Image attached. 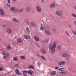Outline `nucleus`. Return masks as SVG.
I'll return each mask as SVG.
<instances>
[{
  "mask_svg": "<svg viewBox=\"0 0 76 76\" xmlns=\"http://www.w3.org/2000/svg\"><path fill=\"white\" fill-rule=\"evenodd\" d=\"M23 75L24 76H27V75H26V73H23Z\"/></svg>",
  "mask_w": 76,
  "mask_h": 76,
  "instance_id": "45",
  "label": "nucleus"
},
{
  "mask_svg": "<svg viewBox=\"0 0 76 76\" xmlns=\"http://www.w3.org/2000/svg\"><path fill=\"white\" fill-rule=\"evenodd\" d=\"M75 20H76V18H75Z\"/></svg>",
  "mask_w": 76,
  "mask_h": 76,
  "instance_id": "64",
  "label": "nucleus"
},
{
  "mask_svg": "<svg viewBox=\"0 0 76 76\" xmlns=\"http://www.w3.org/2000/svg\"><path fill=\"white\" fill-rule=\"evenodd\" d=\"M16 11L15 10L14 11V13H16Z\"/></svg>",
  "mask_w": 76,
  "mask_h": 76,
  "instance_id": "56",
  "label": "nucleus"
},
{
  "mask_svg": "<svg viewBox=\"0 0 76 76\" xmlns=\"http://www.w3.org/2000/svg\"><path fill=\"white\" fill-rule=\"evenodd\" d=\"M50 35H51V33H50Z\"/></svg>",
  "mask_w": 76,
  "mask_h": 76,
  "instance_id": "62",
  "label": "nucleus"
},
{
  "mask_svg": "<svg viewBox=\"0 0 76 76\" xmlns=\"http://www.w3.org/2000/svg\"><path fill=\"white\" fill-rule=\"evenodd\" d=\"M28 69H33L34 67V66L32 65H30L27 67Z\"/></svg>",
  "mask_w": 76,
  "mask_h": 76,
  "instance_id": "18",
  "label": "nucleus"
},
{
  "mask_svg": "<svg viewBox=\"0 0 76 76\" xmlns=\"http://www.w3.org/2000/svg\"><path fill=\"white\" fill-rule=\"evenodd\" d=\"M65 33L66 34V35H67V36H68L69 37H70V35H69V33L67 31H65Z\"/></svg>",
  "mask_w": 76,
  "mask_h": 76,
  "instance_id": "29",
  "label": "nucleus"
},
{
  "mask_svg": "<svg viewBox=\"0 0 76 76\" xmlns=\"http://www.w3.org/2000/svg\"><path fill=\"white\" fill-rule=\"evenodd\" d=\"M7 57V56H4L3 57V59H6V58Z\"/></svg>",
  "mask_w": 76,
  "mask_h": 76,
  "instance_id": "40",
  "label": "nucleus"
},
{
  "mask_svg": "<svg viewBox=\"0 0 76 76\" xmlns=\"http://www.w3.org/2000/svg\"><path fill=\"white\" fill-rule=\"evenodd\" d=\"M0 71H2V70H3V68H0Z\"/></svg>",
  "mask_w": 76,
  "mask_h": 76,
  "instance_id": "52",
  "label": "nucleus"
},
{
  "mask_svg": "<svg viewBox=\"0 0 76 76\" xmlns=\"http://www.w3.org/2000/svg\"><path fill=\"white\" fill-rule=\"evenodd\" d=\"M37 63L38 64V66H39V67H40V63H39V62H38Z\"/></svg>",
  "mask_w": 76,
  "mask_h": 76,
  "instance_id": "51",
  "label": "nucleus"
},
{
  "mask_svg": "<svg viewBox=\"0 0 76 76\" xmlns=\"http://www.w3.org/2000/svg\"><path fill=\"white\" fill-rule=\"evenodd\" d=\"M43 60H47V59L46 58H45V57H44V58H43Z\"/></svg>",
  "mask_w": 76,
  "mask_h": 76,
  "instance_id": "49",
  "label": "nucleus"
},
{
  "mask_svg": "<svg viewBox=\"0 0 76 76\" xmlns=\"http://www.w3.org/2000/svg\"><path fill=\"white\" fill-rule=\"evenodd\" d=\"M62 56L63 57L68 58V57H69V55L66 53H64L62 54Z\"/></svg>",
  "mask_w": 76,
  "mask_h": 76,
  "instance_id": "10",
  "label": "nucleus"
},
{
  "mask_svg": "<svg viewBox=\"0 0 76 76\" xmlns=\"http://www.w3.org/2000/svg\"><path fill=\"white\" fill-rule=\"evenodd\" d=\"M58 67H55V69H57V70H58Z\"/></svg>",
  "mask_w": 76,
  "mask_h": 76,
  "instance_id": "53",
  "label": "nucleus"
},
{
  "mask_svg": "<svg viewBox=\"0 0 76 76\" xmlns=\"http://www.w3.org/2000/svg\"><path fill=\"white\" fill-rule=\"evenodd\" d=\"M7 48L8 50H10V49H11V47H10V46H7Z\"/></svg>",
  "mask_w": 76,
  "mask_h": 76,
  "instance_id": "36",
  "label": "nucleus"
},
{
  "mask_svg": "<svg viewBox=\"0 0 76 76\" xmlns=\"http://www.w3.org/2000/svg\"><path fill=\"white\" fill-rule=\"evenodd\" d=\"M26 29L28 33H30V30H29V28L28 27H26Z\"/></svg>",
  "mask_w": 76,
  "mask_h": 76,
  "instance_id": "20",
  "label": "nucleus"
},
{
  "mask_svg": "<svg viewBox=\"0 0 76 76\" xmlns=\"http://www.w3.org/2000/svg\"><path fill=\"white\" fill-rule=\"evenodd\" d=\"M42 42H46V43H48V39H46V40L43 41Z\"/></svg>",
  "mask_w": 76,
  "mask_h": 76,
  "instance_id": "22",
  "label": "nucleus"
},
{
  "mask_svg": "<svg viewBox=\"0 0 76 76\" xmlns=\"http://www.w3.org/2000/svg\"><path fill=\"white\" fill-rule=\"evenodd\" d=\"M12 21H14V22H15V23H17L18 22V19L16 18H14L12 19Z\"/></svg>",
  "mask_w": 76,
  "mask_h": 76,
  "instance_id": "17",
  "label": "nucleus"
},
{
  "mask_svg": "<svg viewBox=\"0 0 76 76\" xmlns=\"http://www.w3.org/2000/svg\"><path fill=\"white\" fill-rule=\"evenodd\" d=\"M25 22L27 24V25L29 24V20L28 19H26L25 20Z\"/></svg>",
  "mask_w": 76,
  "mask_h": 76,
  "instance_id": "19",
  "label": "nucleus"
},
{
  "mask_svg": "<svg viewBox=\"0 0 76 76\" xmlns=\"http://www.w3.org/2000/svg\"><path fill=\"white\" fill-rule=\"evenodd\" d=\"M30 8L29 7H27L26 9V11L27 12H29V11L30 10Z\"/></svg>",
  "mask_w": 76,
  "mask_h": 76,
  "instance_id": "28",
  "label": "nucleus"
},
{
  "mask_svg": "<svg viewBox=\"0 0 76 76\" xmlns=\"http://www.w3.org/2000/svg\"><path fill=\"white\" fill-rule=\"evenodd\" d=\"M27 38H28V39H31V36H30L28 35V36H27Z\"/></svg>",
  "mask_w": 76,
  "mask_h": 76,
  "instance_id": "43",
  "label": "nucleus"
},
{
  "mask_svg": "<svg viewBox=\"0 0 76 76\" xmlns=\"http://www.w3.org/2000/svg\"><path fill=\"white\" fill-rule=\"evenodd\" d=\"M74 23L75 24V25H76V21L74 22Z\"/></svg>",
  "mask_w": 76,
  "mask_h": 76,
  "instance_id": "55",
  "label": "nucleus"
},
{
  "mask_svg": "<svg viewBox=\"0 0 76 76\" xmlns=\"http://www.w3.org/2000/svg\"><path fill=\"white\" fill-rule=\"evenodd\" d=\"M36 44L37 45V47H38V48H39V47H40L39 46V45L38 44L36 43Z\"/></svg>",
  "mask_w": 76,
  "mask_h": 76,
  "instance_id": "39",
  "label": "nucleus"
},
{
  "mask_svg": "<svg viewBox=\"0 0 76 76\" xmlns=\"http://www.w3.org/2000/svg\"><path fill=\"white\" fill-rule=\"evenodd\" d=\"M41 52L43 54H47V52L44 49H42V50H41Z\"/></svg>",
  "mask_w": 76,
  "mask_h": 76,
  "instance_id": "9",
  "label": "nucleus"
},
{
  "mask_svg": "<svg viewBox=\"0 0 76 76\" xmlns=\"http://www.w3.org/2000/svg\"><path fill=\"white\" fill-rule=\"evenodd\" d=\"M22 72H23V73H27L29 74L30 76H33V74H34V72L32 70H28V71L23 70Z\"/></svg>",
  "mask_w": 76,
  "mask_h": 76,
  "instance_id": "2",
  "label": "nucleus"
},
{
  "mask_svg": "<svg viewBox=\"0 0 76 76\" xmlns=\"http://www.w3.org/2000/svg\"><path fill=\"white\" fill-rule=\"evenodd\" d=\"M57 50H61V46H58L57 47Z\"/></svg>",
  "mask_w": 76,
  "mask_h": 76,
  "instance_id": "24",
  "label": "nucleus"
},
{
  "mask_svg": "<svg viewBox=\"0 0 76 76\" xmlns=\"http://www.w3.org/2000/svg\"><path fill=\"white\" fill-rule=\"evenodd\" d=\"M52 19H54V17H52Z\"/></svg>",
  "mask_w": 76,
  "mask_h": 76,
  "instance_id": "58",
  "label": "nucleus"
},
{
  "mask_svg": "<svg viewBox=\"0 0 76 76\" xmlns=\"http://www.w3.org/2000/svg\"><path fill=\"white\" fill-rule=\"evenodd\" d=\"M3 27H5V25H3Z\"/></svg>",
  "mask_w": 76,
  "mask_h": 76,
  "instance_id": "59",
  "label": "nucleus"
},
{
  "mask_svg": "<svg viewBox=\"0 0 76 76\" xmlns=\"http://www.w3.org/2000/svg\"><path fill=\"white\" fill-rule=\"evenodd\" d=\"M10 10H11V11H14V10H15V7H11L10 8Z\"/></svg>",
  "mask_w": 76,
  "mask_h": 76,
  "instance_id": "16",
  "label": "nucleus"
},
{
  "mask_svg": "<svg viewBox=\"0 0 76 76\" xmlns=\"http://www.w3.org/2000/svg\"><path fill=\"white\" fill-rule=\"evenodd\" d=\"M58 70H59V71H63V68H58Z\"/></svg>",
  "mask_w": 76,
  "mask_h": 76,
  "instance_id": "35",
  "label": "nucleus"
},
{
  "mask_svg": "<svg viewBox=\"0 0 76 76\" xmlns=\"http://www.w3.org/2000/svg\"><path fill=\"white\" fill-rule=\"evenodd\" d=\"M72 33H73V34L76 35V31L75 30H73L72 31Z\"/></svg>",
  "mask_w": 76,
  "mask_h": 76,
  "instance_id": "30",
  "label": "nucleus"
},
{
  "mask_svg": "<svg viewBox=\"0 0 76 76\" xmlns=\"http://www.w3.org/2000/svg\"><path fill=\"white\" fill-rule=\"evenodd\" d=\"M72 16H73V17H74V18H76V15L75 14H73V13H72Z\"/></svg>",
  "mask_w": 76,
  "mask_h": 76,
  "instance_id": "32",
  "label": "nucleus"
},
{
  "mask_svg": "<svg viewBox=\"0 0 76 76\" xmlns=\"http://www.w3.org/2000/svg\"><path fill=\"white\" fill-rule=\"evenodd\" d=\"M67 59L69 60V59Z\"/></svg>",
  "mask_w": 76,
  "mask_h": 76,
  "instance_id": "63",
  "label": "nucleus"
},
{
  "mask_svg": "<svg viewBox=\"0 0 76 76\" xmlns=\"http://www.w3.org/2000/svg\"><path fill=\"white\" fill-rule=\"evenodd\" d=\"M5 55V56L7 57H8L9 56V54L7 52H6Z\"/></svg>",
  "mask_w": 76,
  "mask_h": 76,
  "instance_id": "23",
  "label": "nucleus"
},
{
  "mask_svg": "<svg viewBox=\"0 0 76 76\" xmlns=\"http://www.w3.org/2000/svg\"><path fill=\"white\" fill-rule=\"evenodd\" d=\"M50 73L52 76H54V75H55L56 74V71H53L51 72Z\"/></svg>",
  "mask_w": 76,
  "mask_h": 76,
  "instance_id": "14",
  "label": "nucleus"
},
{
  "mask_svg": "<svg viewBox=\"0 0 76 76\" xmlns=\"http://www.w3.org/2000/svg\"><path fill=\"white\" fill-rule=\"evenodd\" d=\"M55 6H56V4L55 3H53L50 5V9H53V8L55 7Z\"/></svg>",
  "mask_w": 76,
  "mask_h": 76,
  "instance_id": "7",
  "label": "nucleus"
},
{
  "mask_svg": "<svg viewBox=\"0 0 76 76\" xmlns=\"http://www.w3.org/2000/svg\"><path fill=\"white\" fill-rule=\"evenodd\" d=\"M44 1V0H42V2L43 3V2Z\"/></svg>",
  "mask_w": 76,
  "mask_h": 76,
  "instance_id": "54",
  "label": "nucleus"
},
{
  "mask_svg": "<svg viewBox=\"0 0 76 76\" xmlns=\"http://www.w3.org/2000/svg\"><path fill=\"white\" fill-rule=\"evenodd\" d=\"M14 61H18V58L16 57H14L13 58Z\"/></svg>",
  "mask_w": 76,
  "mask_h": 76,
  "instance_id": "25",
  "label": "nucleus"
},
{
  "mask_svg": "<svg viewBox=\"0 0 76 76\" xmlns=\"http://www.w3.org/2000/svg\"><path fill=\"white\" fill-rule=\"evenodd\" d=\"M36 9L38 12H39V13L41 12V7H40L39 6H37Z\"/></svg>",
  "mask_w": 76,
  "mask_h": 76,
  "instance_id": "5",
  "label": "nucleus"
},
{
  "mask_svg": "<svg viewBox=\"0 0 76 76\" xmlns=\"http://www.w3.org/2000/svg\"><path fill=\"white\" fill-rule=\"evenodd\" d=\"M20 58L21 59H23V60H24V59H25V57H24L23 56H20Z\"/></svg>",
  "mask_w": 76,
  "mask_h": 76,
  "instance_id": "34",
  "label": "nucleus"
},
{
  "mask_svg": "<svg viewBox=\"0 0 76 76\" xmlns=\"http://www.w3.org/2000/svg\"><path fill=\"white\" fill-rule=\"evenodd\" d=\"M53 31L54 32H55L56 31V29L53 28Z\"/></svg>",
  "mask_w": 76,
  "mask_h": 76,
  "instance_id": "47",
  "label": "nucleus"
},
{
  "mask_svg": "<svg viewBox=\"0 0 76 76\" xmlns=\"http://www.w3.org/2000/svg\"><path fill=\"white\" fill-rule=\"evenodd\" d=\"M8 1V3L9 4H10V0H7Z\"/></svg>",
  "mask_w": 76,
  "mask_h": 76,
  "instance_id": "42",
  "label": "nucleus"
},
{
  "mask_svg": "<svg viewBox=\"0 0 76 76\" xmlns=\"http://www.w3.org/2000/svg\"><path fill=\"white\" fill-rule=\"evenodd\" d=\"M24 38H25V39H27L28 38V36L26 35H24Z\"/></svg>",
  "mask_w": 76,
  "mask_h": 76,
  "instance_id": "37",
  "label": "nucleus"
},
{
  "mask_svg": "<svg viewBox=\"0 0 76 76\" xmlns=\"http://www.w3.org/2000/svg\"><path fill=\"white\" fill-rule=\"evenodd\" d=\"M60 73L61 74H62V75H63V74H64V75H65V72L64 71H62V72H60Z\"/></svg>",
  "mask_w": 76,
  "mask_h": 76,
  "instance_id": "33",
  "label": "nucleus"
},
{
  "mask_svg": "<svg viewBox=\"0 0 76 76\" xmlns=\"http://www.w3.org/2000/svg\"><path fill=\"white\" fill-rule=\"evenodd\" d=\"M12 1H13L15 2L16 1V0H12Z\"/></svg>",
  "mask_w": 76,
  "mask_h": 76,
  "instance_id": "57",
  "label": "nucleus"
},
{
  "mask_svg": "<svg viewBox=\"0 0 76 76\" xmlns=\"http://www.w3.org/2000/svg\"><path fill=\"white\" fill-rule=\"evenodd\" d=\"M7 6L8 7H10V4H7Z\"/></svg>",
  "mask_w": 76,
  "mask_h": 76,
  "instance_id": "41",
  "label": "nucleus"
},
{
  "mask_svg": "<svg viewBox=\"0 0 76 76\" xmlns=\"http://www.w3.org/2000/svg\"><path fill=\"white\" fill-rule=\"evenodd\" d=\"M46 28L48 30L50 29V26H49V25H47L46 26Z\"/></svg>",
  "mask_w": 76,
  "mask_h": 76,
  "instance_id": "27",
  "label": "nucleus"
},
{
  "mask_svg": "<svg viewBox=\"0 0 76 76\" xmlns=\"http://www.w3.org/2000/svg\"><path fill=\"white\" fill-rule=\"evenodd\" d=\"M46 33L47 35H49L50 34V32L48 31H46Z\"/></svg>",
  "mask_w": 76,
  "mask_h": 76,
  "instance_id": "38",
  "label": "nucleus"
},
{
  "mask_svg": "<svg viewBox=\"0 0 76 76\" xmlns=\"http://www.w3.org/2000/svg\"><path fill=\"white\" fill-rule=\"evenodd\" d=\"M23 12V9H19L18 10V12L20 13L21 12Z\"/></svg>",
  "mask_w": 76,
  "mask_h": 76,
  "instance_id": "21",
  "label": "nucleus"
},
{
  "mask_svg": "<svg viewBox=\"0 0 76 76\" xmlns=\"http://www.w3.org/2000/svg\"><path fill=\"white\" fill-rule=\"evenodd\" d=\"M15 11H16L17 12L18 11V9H15Z\"/></svg>",
  "mask_w": 76,
  "mask_h": 76,
  "instance_id": "50",
  "label": "nucleus"
},
{
  "mask_svg": "<svg viewBox=\"0 0 76 76\" xmlns=\"http://www.w3.org/2000/svg\"><path fill=\"white\" fill-rule=\"evenodd\" d=\"M56 15H58L61 18H62V15L63 14V12L61 11L57 10L56 11Z\"/></svg>",
  "mask_w": 76,
  "mask_h": 76,
  "instance_id": "3",
  "label": "nucleus"
},
{
  "mask_svg": "<svg viewBox=\"0 0 76 76\" xmlns=\"http://www.w3.org/2000/svg\"><path fill=\"white\" fill-rule=\"evenodd\" d=\"M69 26L70 28H72V25L69 24Z\"/></svg>",
  "mask_w": 76,
  "mask_h": 76,
  "instance_id": "46",
  "label": "nucleus"
},
{
  "mask_svg": "<svg viewBox=\"0 0 76 76\" xmlns=\"http://www.w3.org/2000/svg\"><path fill=\"white\" fill-rule=\"evenodd\" d=\"M6 31L7 32L10 34H11V32H12V30L10 28H8L6 29Z\"/></svg>",
  "mask_w": 76,
  "mask_h": 76,
  "instance_id": "6",
  "label": "nucleus"
},
{
  "mask_svg": "<svg viewBox=\"0 0 76 76\" xmlns=\"http://www.w3.org/2000/svg\"><path fill=\"white\" fill-rule=\"evenodd\" d=\"M30 26L31 27L35 28L37 27V25L35 22H31L30 23Z\"/></svg>",
  "mask_w": 76,
  "mask_h": 76,
  "instance_id": "4",
  "label": "nucleus"
},
{
  "mask_svg": "<svg viewBox=\"0 0 76 76\" xmlns=\"http://www.w3.org/2000/svg\"><path fill=\"white\" fill-rule=\"evenodd\" d=\"M6 52L5 51H3L2 52V54L3 55H5L6 54Z\"/></svg>",
  "mask_w": 76,
  "mask_h": 76,
  "instance_id": "31",
  "label": "nucleus"
},
{
  "mask_svg": "<svg viewBox=\"0 0 76 76\" xmlns=\"http://www.w3.org/2000/svg\"><path fill=\"white\" fill-rule=\"evenodd\" d=\"M70 69L69 68H68V69L69 70Z\"/></svg>",
  "mask_w": 76,
  "mask_h": 76,
  "instance_id": "61",
  "label": "nucleus"
},
{
  "mask_svg": "<svg viewBox=\"0 0 76 76\" xmlns=\"http://www.w3.org/2000/svg\"><path fill=\"white\" fill-rule=\"evenodd\" d=\"M65 63H66L65 61H61L60 62L58 63V65H59V66L63 65V64H65Z\"/></svg>",
  "mask_w": 76,
  "mask_h": 76,
  "instance_id": "8",
  "label": "nucleus"
},
{
  "mask_svg": "<svg viewBox=\"0 0 76 76\" xmlns=\"http://www.w3.org/2000/svg\"><path fill=\"white\" fill-rule=\"evenodd\" d=\"M0 14L1 16H3L4 14V10L2 9H0Z\"/></svg>",
  "mask_w": 76,
  "mask_h": 76,
  "instance_id": "11",
  "label": "nucleus"
},
{
  "mask_svg": "<svg viewBox=\"0 0 76 76\" xmlns=\"http://www.w3.org/2000/svg\"><path fill=\"white\" fill-rule=\"evenodd\" d=\"M50 16H51V17H52V16H53V15H50Z\"/></svg>",
  "mask_w": 76,
  "mask_h": 76,
  "instance_id": "60",
  "label": "nucleus"
},
{
  "mask_svg": "<svg viewBox=\"0 0 76 76\" xmlns=\"http://www.w3.org/2000/svg\"><path fill=\"white\" fill-rule=\"evenodd\" d=\"M42 24L41 23L40 27L41 30H43V29H44V26H42Z\"/></svg>",
  "mask_w": 76,
  "mask_h": 76,
  "instance_id": "26",
  "label": "nucleus"
},
{
  "mask_svg": "<svg viewBox=\"0 0 76 76\" xmlns=\"http://www.w3.org/2000/svg\"><path fill=\"white\" fill-rule=\"evenodd\" d=\"M57 45V42H55L53 44H50L49 45V48L51 50V53L52 54H54L55 53V49L56 48V45Z\"/></svg>",
  "mask_w": 76,
  "mask_h": 76,
  "instance_id": "1",
  "label": "nucleus"
},
{
  "mask_svg": "<svg viewBox=\"0 0 76 76\" xmlns=\"http://www.w3.org/2000/svg\"><path fill=\"white\" fill-rule=\"evenodd\" d=\"M41 58H42V59H43V58L44 57V56H41Z\"/></svg>",
  "mask_w": 76,
  "mask_h": 76,
  "instance_id": "48",
  "label": "nucleus"
},
{
  "mask_svg": "<svg viewBox=\"0 0 76 76\" xmlns=\"http://www.w3.org/2000/svg\"><path fill=\"white\" fill-rule=\"evenodd\" d=\"M15 72L18 75H20L21 74L19 72V70L18 69H16Z\"/></svg>",
  "mask_w": 76,
  "mask_h": 76,
  "instance_id": "13",
  "label": "nucleus"
},
{
  "mask_svg": "<svg viewBox=\"0 0 76 76\" xmlns=\"http://www.w3.org/2000/svg\"><path fill=\"white\" fill-rule=\"evenodd\" d=\"M23 41V40L22 39L20 38L17 39V42L18 43H21Z\"/></svg>",
  "mask_w": 76,
  "mask_h": 76,
  "instance_id": "12",
  "label": "nucleus"
},
{
  "mask_svg": "<svg viewBox=\"0 0 76 76\" xmlns=\"http://www.w3.org/2000/svg\"><path fill=\"white\" fill-rule=\"evenodd\" d=\"M15 66L16 67H19V64H16L15 65Z\"/></svg>",
  "mask_w": 76,
  "mask_h": 76,
  "instance_id": "44",
  "label": "nucleus"
},
{
  "mask_svg": "<svg viewBox=\"0 0 76 76\" xmlns=\"http://www.w3.org/2000/svg\"><path fill=\"white\" fill-rule=\"evenodd\" d=\"M34 39L36 41H39V38L37 36H35L34 37Z\"/></svg>",
  "mask_w": 76,
  "mask_h": 76,
  "instance_id": "15",
  "label": "nucleus"
}]
</instances>
